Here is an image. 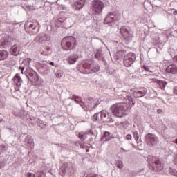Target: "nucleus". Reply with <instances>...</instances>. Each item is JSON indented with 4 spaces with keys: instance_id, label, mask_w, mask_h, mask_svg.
Masks as SVG:
<instances>
[{
    "instance_id": "1",
    "label": "nucleus",
    "mask_w": 177,
    "mask_h": 177,
    "mask_svg": "<svg viewBox=\"0 0 177 177\" xmlns=\"http://www.w3.org/2000/svg\"><path fill=\"white\" fill-rule=\"evenodd\" d=\"M127 100H128V104L126 102H122L113 104L111 108V113L118 118H122L128 114V109L129 107H133L135 106V101L131 96H126Z\"/></svg>"
},
{
    "instance_id": "2",
    "label": "nucleus",
    "mask_w": 177,
    "mask_h": 177,
    "mask_svg": "<svg viewBox=\"0 0 177 177\" xmlns=\"http://www.w3.org/2000/svg\"><path fill=\"white\" fill-rule=\"evenodd\" d=\"M77 70L82 74H91V73H97L100 70L99 66L92 62H84L82 65L77 66Z\"/></svg>"
},
{
    "instance_id": "3",
    "label": "nucleus",
    "mask_w": 177,
    "mask_h": 177,
    "mask_svg": "<svg viewBox=\"0 0 177 177\" xmlns=\"http://www.w3.org/2000/svg\"><path fill=\"white\" fill-rule=\"evenodd\" d=\"M77 46V39L73 36H67L62 39L61 41V47L63 50H71Z\"/></svg>"
},
{
    "instance_id": "4",
    "label": "nucleus",
    "mask_w": 177,
    "mask_h": 177,
    "mask_svg": "<svg viewBox=\"0 0 177 177\" xmlns=\"http://www.w3.org/2000/svg\"><path fill=\"white\" fill-rule=\"evenodd\" d=\"M148 162L149 163V169L155 172H160L164 169V165L161 163L160 160H156V157L149 156L148 158Z\"/></svg>"
},
{
    "instance_id": "5",
    "label": "nucleus",
    "mask_w": 177,
    "mask_h": 177,
    "mask_svg": "<svg viewBox=\"0 0 177 177\" xmlns=\"http://www.w3.org/2000/svg\"><path fill=\"white\" fill-rule=\"evenodd\" d=\"M26 75L28 77V80L32 82V84H33V85H35L36 86L42 85V81L39 80L38 73H37L35 71L30 68H28L26 69Z\"/></svg>"
},
{
    "instance_id": "6",
    "label": "nucleus",
    "mask_w": 177,
    "mask_h": 177,
    "mask_svg": "<svg viewBox=\"0 0 177 177\" xmlns=\"http://www.w3.org/2000/svg\"><path fill=\"white\" fill-rule=\"evenodd\" d=\"M91 9L94 12V15H101L104 9V3L101 0H93Z\"/></svg>"
},
{
    "instance_id": "7",
    "label": "nucleus",
    "mask_w": 177,
    "mask_h": 177,
    "mask_svg": "<svg viewBox=\"0 0 177 177\" xmlns=\"http://www.w3.org/2000/svg\"><path fill=\"white\" fill-rule=\"evenodd\" d=\"M24 27L26 32L30 35H35L39 31V26L37 24L26 22Z\"/></svg>"
},
{
    "instance_id": "8",
    "label": "nucleus",
    "mask_w": 177,
    "mask_h": 177,
    "mask_svg": "<svg viewBox=\"0 0 177 177\" xmlns=\"http://www.w3.org/2000/svg\"><path fill=\"white\" fill-rule=\"evenodd\" d=\"M121 20V15L116 12H109L106 17L104 20V24H110V23H114V21H118Z\"/></svg>"
},
{
    "instance_id": "9",
    "label": "nucleus",
    "mask_w": 177,
    "mask_h": 177,
    "mask_svg": "<svg viewBox=\"0 0 177 177\" xmlns=\"http://www.w3.org/2000/svg\"><path fill=\"white\" fill-rule=\"evenodd\" d=\"M100 117L101 122H113V118L106 111L100 112Z\"/></svg>"
},
{
    "instance_id": "10",
    "label": "nucleus",
    "mask_w": 177,
    "mask_h": 177,
    "mask_svg": "<svg viewBox=\"0 0 177 177\" xmlns=\"http://www.w3.org/2000/svg\"><path fill=\"white\" fill-rule=\"evenodd\" d=\"M13 81L14 84L16 85V87H15V92H19V91H20V86H21V82H23L20 74L17 73L13 77Z\"/></svg>"
},
{
    "instance_id": "11",
    "label": "nucleus",
    "mask_w": 177,
    "mask_h": 177,
    "mask_svg": "<svg viewBox=\"0 0 177 177\" xmlns=\"http://www.w3.org/2000/svg\"><path fill=\"white\" fill-rule=\"evenodd\" d=\"M120 33L126 41H129V39H131V33L126 26H122L120 28Z\"/></svg>"
},
{
    "instance_id": "12",
    "label": "nucleus",
    "mask_w": 177,
    "mask_h": 177,
    "mask_svg": "<svg viewBox=\"0 0 177 177\" xmlns=\"http://www.w3.org/2000/svg\"><path fill=\"white\" fill-rule=\"evenodd\" d=\"M145 140L148 145H151L153 146L155 142H157V137H156V135L154 134L148 133L145 136Z\"/></svg>"
},
{
    "instance_id": "13",
    "label": "nucleus",
    "mask_w": 177,
    "mask_h": 177,
    "mask_svg": "<svg viewBox=\"0 0 177 177\" xmlns=\"http://www.w3.org/2000/svg\"><path fill=\"white\" fill-rule=\"evenodd\" d=\"M147 93V89L146 88H140L138 91H135L133 93V95L134 97L138 98V97H143Z\"/></svg>"
},
{
    "instance_id": "14",
    "label": "nucleus",
    "mask_w": 177,
    "mask_h": 177,
    "mask_svg": "<svg viewBox=\"0 0 177 177\" xmlns=\"http://www.w3.org/2000/svg\"><path fill=\"white\" fill-rule=\"evenodd\" d=\"M135 57V54H133V53H129L128 54H127L124 58V66H128V62H127V60H129L130 63H133Z\"/></svg>"
},
{
    "instance_id": "15",
    "label": "nucleus",
    "mask_w": 177,
    "mask_h": 177,
    "mask_svg": "<svg viewBox=\"0 0 177 177\" xmlns=\"http://www.w3.org/2000/svg\"><path fill=\"white\" fill-rule=\"evenodd\" d=\"M166 73H170L171 74H177V66L175 64L168 66L166 68Z\"/></svg>"
},
{
    "instance_id": "16",
    "label": "nucleus",
    "mask_w": 177,
    "mask_h": 177,
    "mask_svg": "<svg viewBox=\"0 0 177 177\" xmlns=\"http://www.w3.org/2000/svg\"><path fill=\"white\" fill-rule=\"evenodd\" d=\"M67 60L69 64H74V63L78 60V55L72 54L68 57Z\"/></svg>"
},
{
    "instance_id": "17",
    "label": "nucleus",
    "mask_w": 177,
    "mask_h": 177,
    "mask_svg": "<svg viewBox=\"0 0 177 177\" xmlns=\"http://www.w3.org/2000/svg\"><path fill=\"white\" fill-rule=\"evenodd\" d=\"M9 57V53L5 50H0V62L6 60Z\"/></svg>"
},
{
    "instance_id": "18",
    "label": "nucleus",
    "mask_w": 177,
    "mask_h": 177,
    "mask_svg": "<svg viewBox=\"0 0 177 177\" xmlns=\"http://www.w3.org/2000/svg\"><path fill=\"white\" fill-rule=\"evenodd\" d=\"M11 54L13 55V56H17L20 54V48L17 46V45H14L10 48Z\"/></svg>"
},
{
    "instance_id": "19",
    "label": "nucleus",
    "mask_w": 177,
    "mask_h": 177,
    "mask_svg": "<svg viewBox=\"0 0 177 177\" xmlns=\"http://www.w3.org/2000/svg\"><path fill=\"white\" fill-rule=\"evenodd\" d=\"M85 1L86 0H80L75 3V5L76 6L75 10H80V9H82L85 5Z\"/></svg>"
},
{
    "instance_id": "20",
    "label": "nucleus",
    "mask_w": 177,
    "mask_h": 177,
    "mask_svg": "<svg viewBox=\"0 0 177 177\" xmlns=\"http://www.w3.org/2000/svg\"><path fill=\"white\" fill-rule=\"evenodd\" d=\"M101 139L104 142H109L110 140V132L105 131Z\"/></svg>"
},
{
    "instance_id": "21",
    "label": "nucleus",
    "mask_w": 177,
    "mask_h": 177,
    "mask_svg": "<svg viewBox=\"0 0 177 177\" xmlns=\"http://www.w3.org/2000/svg\"><path fill=\"white\" fill-rule=\"evenodd\" d=\"M88 135V133L81 131L78 133V138L79 139H81V140H85L86 139V136Z\"/></svg>"
},
{
    "instance_id": "22",
    "label": "nucleus",
    "mask_w": 177,
    "mask_h": 177,
    "mask_svg": "<svg viewBox=\"0 0 177 177\" xmlns=\"http://www.w3.org/2000/svg\"><path fill=\"white\" fill-rule=\"evenodd\" d=\"M63 74H64V73L63 72L62 70H57L56 72H55V76L57 78H60L62 77H63Z\"/></svg>"
},
{
    "instance_id": "23",
    "label": "nucleus",
    "mask_w": 177,
    "mask_h": 177,
    "mask_svg": "<svg viewBox=\"0 0 177 177\" xmlns=\"http://www.w3.org/2000/svg\"><path fill=\"white\" fill-rule=\"evenodd\" d=\"M92 120L93 121H100V113L94 114Z\"/></svg>"
},
{
    "instance_id": "24",
    "label": "nucleus",
    "mask_w": 177,
    "mask_h": 177,
    "mask_svg": "<svg viewBox=\"0 0 177 177\" xmlns=\"http://www.w3.org/2000/svg\"><path fill=\"white\" fill-rule=\"evenodd\" d=\"M72 100H74L76 103H81L82 99L81 97L73 95L72 97Z\"/></svg>"
},
{
    "instance_id": "25",
    "label": "nucleus",
    "mask_w": 177,
    "mask_h": 177,
    "mask_svg": "<svg viewBox=\"0 0 177 177\" xmlns=\"http://www.w3.org/2000/svg\"><path fill=\"white\" fill-rule=\"evenodd\" d=\"M158 85H159L160 89H164V88H165V82L162 80H159V82H158Z\"/></svg>"
},
{
    "instance_id": "26",
    "label": "nucleus",
    "mask_w": 177,
    "mask_h": 177,
    "mask_svg": "<svg viewBox=\"0 0 177 177\" xmlns=\"http://www.w3.org/2000/svg\"><path fill=\"white\" fill-rule=\"evenodd\" d=\"M95 59H97L98 60H100L102 59V51L97 50L95 55Z\"/></svg>"
},
{
    "instance_id": "27",
    "label": "nucleus",
    "mask_w": 177,
    "mask_h": 177,
    "mask_svg": "<svg viewBox=\"0 0 177 177\" xmlns=\"http://www.w3.org/2000/svg\"><path fill=\"white\" fill-rule=\"evenodd\" d=\"M36 41H37V42H39V44H42V42H44V41H45V40L44 39V36H42V35H39V36H37V37H36Z\"/></svg>"
},
{
    "instance_id": "28",
    "label": "nucleus",
    "mask_w": 177,
    "mask_h": 177,
    "mask_svg": "<svg viewBox=\"0 0 177 177\" xmlns=\"http://www.w3.org/2000/svg\"><path fill=\"white\" fill-rule=\"evenodd\" d=\"M23 63L25 66H30V63H31V59L26 58V59H24Z\"/></svg>"
},
{
    "instance_id": "29",
    "label": "nucleus",
    "mask_w": 177,
    "mask_h": 177,
    "mask_svg": "<svg viewBox=\"0 0 177 177\" xmlns=\"http://www.w3.org/2000/svg\"><path fill=\"white\" fill-rule=\"evenodd\" d=\"M117 168H119V169H122V168H124V163L122 162V161L118 162Z\"/></svg>"
},
{
    "instance_id": "30",
    "label": "nucleus",
    "mask_w": 177,
    "mask_h": 177,
    "mask_svg": "<svg viewBox=\"0 0 177 177\" xmlns=\"http://www.w3.org/2000/svg\"><path fill=\"white\" fill-rule=\"evenodd\" d=\"M133 138H134L136 142H138V140H139V133H138V132H134Z\"/></svg>"
},
{
    "instance_id": "31",
    "label": "nucleus",
    "mask_w": 177,
    "mask_h": 177,
    "mask_svg": "<svg viewBox=\"0 0 177 177\" xmlns=\"http://www.w3.org/2000/svg\"><path fill=\"white\" fill-rule=\"evenodd\" d=\"M142 68L144 70H145V71H149V73H151V71H150V68H149V66H146V65H144L142 66Z\"/></svg>"
},
{
    "instance_id": "32",
    "label": "nucleus",
    "mask_w": 177,
    "mask_h": 177,
    "mask_svg": "<svg viewBox=\"0 0 177 177\" xmlns=\"http://www.w3.org/2000/svg\"><path fill=\"white\" fill-rule=\"evenodd\" d=\"M160 80L156 79V78H152V79H149V82H156V84H158Z\"/></svg>"
},
{
    "instance_id": "33",
    "label": "nucleus",
    "mask_w": 177,
    "mask_h": 177,
    "mask_svg": "<svg viewBox=\"0 0 177 177\" xmlns=\"http://www.w3.org/2000/svg\"><path fill=\"white\" fill-rule=\"evenodd\" d=\"M127 63H128V65H124L125 67H131V66H132V64H133V62H131V61H129V59H127Z\"/></svg>"
},
{
    "instance_id": "34",
    "label": "nucleus",
    "mask_w": 177,
    "mask_h": 177,
    "mask_svg": "<svg viewBox=\"0 0 177 177\" xmlns=\"http://www.w3.org/2000/svg\"><path fill=\"white\" fill-rule=\"evenodd\" d=\"M126 139H127V140H131V139H132V136H131V134H127V135L126 136Z\"/></svg>"
},
{
    "instance_id": "35",
    "label": "nucleus",
    "mask_w": 177,
    "mask_h": 177,
    "mask_svg": "<svg viewBox=\"0 0 177 177\" xmlns=\"http://www.w3.org/2000/svg\"><path fill=\"white\" fill-rule=\"evenodd\" d=\"M174 92L175 95H177V86L174 87Z\"/></svg>"
},
{
    "instance_id": "36",
    "label": "nucleus",
    "mask_w": 177,
    "mask_h": 177,
    "mask_svg": "<svg viewBox=\"0 0 177 177\" xmlns=\"http://www.w3.org/2000/svg\"><path fill=\"white\" fill-rule=\"evenodd\" d=\"M157 113H158V114H161V113H162V109H158L157 110Z\"/></svg>"
},
{
    "instance_id": "37",
    "label": "nucleus",
    "mask_w": 177,
    "mask_h": 177,
    "mask_svg": "<svg viewBox=\"0 0 177 177\" xmlns=\"http://www.w3.org/2000/svg\"><path fill=\"white\" fill-rule=\"evenodd\" d=\"M173 175H174V176L177 177V171H176V170L173 171Z\"/></svg>"
},
{
    "instance_id": "38",
    "label": "nucleus",
    "mask_w": 177,
    "mask_h": 177,
    "mask_svg": "<svg viewBox=\"0 0 177 177\" xmlns=\"http://www.w3.org/2000/svg\"><path fill=\"white\" fill-rule=\"evenodd\" d=\"M173 60L175 63H177V55L174 57Z\"/></svg>"
},
{
    "instance_id": "39",
    "label": "nucleus",
    "mask_w": 177,
    "mask_h": 177,
    "mask_svg": "<svg viewBox=\"0 0 177 177\" xmlns=\"http://www.w3.org/2000/svg\"><path fill=\"white\" fill-rule=\"evenodd\" d=\"M121 150H122V151H124V153H126L127 151H129V150H126L124 148H121Z\"/></svg>"
},
{
    "instance_id": "40",
    "label": "nucleus",
    "mask_w": 177,
    "mask_h": 177,
    "mask_svg": "<svg viewBox=\"0 0 177 177\" xmlns=\"http://www.w3.org/2000/svg\"><path fill=\"white\" fill-rule=\"evenodd\" d=\"M62 172H63V174H66V168L65 167L64 169H62Z\"/></svg>"
},
{
    "instance_id": "41",
    "label": "nucleus",
    "mask_w": 177,
    "mask_h": 177,
    "mask_svg": "<svg viewBox=\"0 0 177 177\" xmlns=\"http://www.w3.org/2000/svg\"><path fill=\"white\" fill-rule=\"evenodd\" d=\"M49 64L50 66H55V63L53 62H50Z\"/></svg>"
},
{
    "instance_id": "42",
    "label": "nucleus",
    "mask_w": 177,
    "mask_h": 177,
    "mask_svg": "<svg viewBox=\"0 0 177 177\" xmlns=\"http://www.w3.org/2000/svg\"><path fill=\"white\" fill-rule=\"evenodd\" d=\"M173 15H174V16H176L177 15V10L174 11L173 12Z\"/></svg>"
},
{
    "instance_id": "43",
    "label": "nucleus",
    "mask_w": 177,
    "mask_h": 177,
    "mask_svg": "<svg viewBox=\"0 0 177 177\" xmlns=\"http://www.w3.org/2000/svg\"><path fill=\"white\" fill-rule=\"evenodd\" d=\"M37 174L42 175V174H44V173L41 172V171H38Z\"/></svg>"
},
{
    "instance_id": "44",
    "label": "nucleus",
    "mask_w": 177,
    "mask_h": 177,
    "mask_svg": "<svg viewBox=\"0 0 177 177\" xmlns=\"http://www.w3.org/2000/svg\"><path fill=\"white\" fill-rule=\"evenodd\" d=\"M23 70H24V67L21 68V73H22V74H23Z\"/></svg>"
},
{
    "instance_id": "45",
    "label": "nucleus",
    "mask_w": 177,
    "mask_h": 177,
    "mask_svg": "<svg viewBox=\"0 0 177 177\" xmlns=\"http://www.w3.org/2000/svg\"><path fill=\"white\" fill-rule=\"evenodd\" d=\"M3 121V119L0 120V122H2Z\"/></svg>"
},
{
    "instance_id": "46",
    "label": "nucleus",
    "mask_w": 177,
    "mask_h": 177,
    "mask_svg": "<svg viewBox=\"0 0 177 177\" xmlns=\"http://www.w3.org/2000/svg\"><path fill=\"white\" fill-rule=\"evenodd\" d=\"M175 143L177 144V138L175 140Z\"/></svg>"
}]
</instances>
